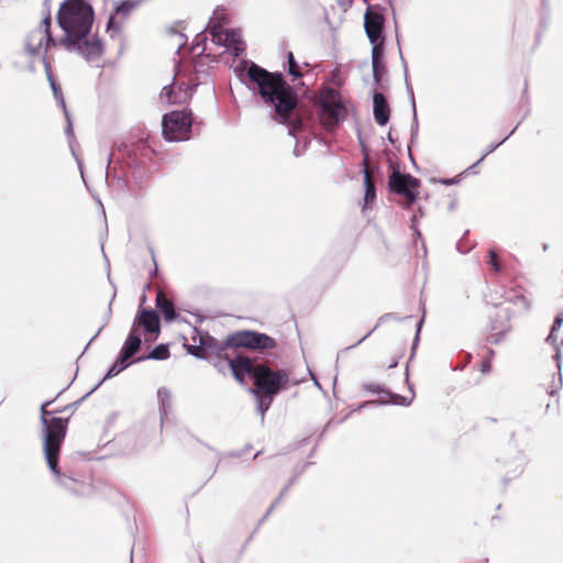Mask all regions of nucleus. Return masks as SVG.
I'll return each mask as SVG.
<instances>
[{"label": "nucleus", "mask_w": 563, "mask_h": 563, "mask_svg": "<svg viewBox=\"0 0 563 563\" xmlns=\"http://www.w3.org/2000/svg\"><path fill=\"white\" fill-rule=\"evenodd\" d=\"M367 161V157H365V162ZM364 187H365V195H364V207L366 208L368 205L373 203L376 199V187L374 181L369 177V170L367 167V164L365 163L364 169Z\"/></svg>", "instance_id": "393cba45"}, {"label": "nucleus", "mask_w": 563, "mask_h": 563, "mask_svg": "<svg viewBox=\"0 0 563 563\" xmlns=\"http://www.w3.org/2000/svg\"><path fill=\"white\" fill-rule=\"evenodd\" d=\"M199 36H202V37H203L202 40H206V38H207V35H205L203 33L199 34V35H198V37H199Z\"/></svg>", "instance_id": "680f3d73"}, {"label": "nucleus", "mask_w": 563, "mask_h": 563, "mask_svg": "<svg viewBox=\"0 0 563 563\" xmlns=\"http://www.w3.org/2000/svg\"><path fill=\"white\" fill-rule=\"evenodd\" d=\"M192 125L190 110H177L165 113L162 120V133L167 142H179L189 139Z\"/></svg>", "instance_id": "39448f33"}, {"label": "nucleus", "mask_w": 563, "mask_h": 563, "mask_svg": "<svg viewBox=\"0 0 563 563\" xmlns=\"http://www.w3.org/2000/svg\"><path fill=\"white\" fill-rule=\"evenodd\" d=\"M169 346L167 344L156 345L147 355L139 356L134 362H143L146 360L164 361L169 357Z\"/></svg>", "instance_id": "bb28decb"}, {"label": "nucleus", "mask_w": 563, "mask_h": 563, "mask_svg": "<svg viewBox=\"0 0 563 563\" xmlns=\"http://www.w3.org/2000/svg\"><path fill=\"white\" fill-rule=\"evenodd\" d=\"M58 43L53 37L51 32L42 30V26H37L31 31L25 38V51L31 56L42 54L45 57V52L51 46H56Z\"/></svg>", "instance_id": "9d476101"}, {"label": "nucleus", "mask_w": 563, "mask_h": 563, "mask_svg": "<svg viewBox=\"0 0 563 563\" xmlns=\"http://www.w3.org/2000/svg\"><path fill=\"white\" fill-rule=\"evenodd\" d=\"M257 400V411L261 415V421L264 422L265 413L271 408L274 398L276 396L273 395H266L261 393H253Z\"/></svg>", "instance_id": "cd10ccee"}, {"label": "nucleus", "mask_w": 563, "mask_h": 563, "mask_svg": "<svg viewBox=\"0 0 563 563\" xmlns=\"http://www.w3.org/2000/svg\"><path fill=\"white\" fill-rule=\"evenodd\" d=\"M63 112H64V117L66 120L65 134L68 137L71 152H74L75 135H74V130H73L71 115H70V112L68 111V109L63 110ZM73 155H75V153H73Z\"/></svg>", "instance_id": "473e14b6"}, {"label": "nucleus", "mask_w": 563, "mask_h": 563, "mask_svg": "<svg viewBox=\"0 0 563 563\" xmlns=\"http://www.w3.org/2000/svg\"><path fill=\"white\" fill-rule=\"evenodd\" d=\"M64 390H60L54 399L46 400L41 405L43 452L55 484L75 496H87L91 493V485L86 481L84 474L70 467L67 462L59 465L60 449L68 429V418H48L53 412L47 410V407Z\"/></svg>", "instance_id": "f03ea898"}, {"label": "nucleus", "mask_w": 563, "mask_h": 563, "mask_svg": "<svg viewBox=\"0 0 563 563\" xmlns=\"http://www.w3.org/2000/svg\"><path fill=\"white\" fill-rule=\"evenodd\" d=\"M497 316L501 318L504 321L500 325L493 324L490 325V330L493 331L486 339V341L490 344H499L506 336V334L511 330L510 325V309L507 307H499L497 309Z\"/></svg>", "instance_id": "f3484780"}, {"label": "nucleus", "mask_w": 563, "mask_h": 563, "mask_svg": "<svg viewBox=\"0 0 563 563\" xmlns=\"http://www.w3.org/2000/svg\"><path fill=\"white\" fill-rule=\"evenodd\" d=\"M490 368H492V366H490V361H489V360H485V361L483 362V364H482V372H483V373H487V372H489V371H490Z\"/></svg>", "instance_id": "09e8293b"}, {"label": "nucleus", "mask_w": 563, "mask_h": 563, "mask_svg": "<svg viewBox=\"0 0 563 563\" xmlns=\"http://www.w3.org/2000/svg\"><path fill=\"white\" fill-rule=\"evenodd\" d=\"M93 18L92 7L84 0H65L57 12V23L64 31L58 43L89 62L103 52L102 41L97 35L89 37Z\"/></svg>", "instance_id": "7ed1b4c3"}, {"label": "nucleus", "mask_w": 563, "mask_h": 563, "mask_svg": "<svg viewBox=\"0 0 563 563\" xmlns=\"http://www.w3.org/2000/svg\"><path fill=\"white\" fill-rule=\"evenodd\" d=\"M385 47L375 46L372 47V68H373V80L376 87L382 82L383 77L387 74L386 64L384 60Z\"/></svg>", "instance_id": "aec40b11"}, {"label": "nucleus", "mask_w": 563, "mask_h": 563, "mask_svg": "<svg viewBox=\"0 0 563 563\" xmlns=\"http://www.w3.org/2000/svg\"><path fill=\"white\" fill-rule=\"evenodd\" d=\"M547 342L550 343L551 345H553V347L555 349V354L553 355V358H554V361L556 363V367L560 372L561 371V346H563V340H561V342L559 343L555 332L550 331L549 335L547 336Z\"/></svg>", "instance_id": "7c9ffc66"}, {"label": "nucleus", "mask_w": 563, "mask_h": 563, "mask_svg": "<svg viewBox=\"0 0 563 563\" xmlns=\"http://www.w3.org/2000/svg\"><path fill=\"white\" fill-rule=\"evenodd\" d=\"M373 114L376 123L380 126L386 125L390 118L389 103L384 93L376 89L373 92Z\"/></svg>", "instance_id": "a211bd4d"}, {"label": "nucleus", "mask_w": 563, "mask_h": 563, "mask_svg": "<svg viewBox=\"0 0 563 563\" xmlns=\"http://www.w3.org/2000/svg\"><path fill=\"white\" fill-rule=\"evenodd\" d=\"M562 323H563V317L556 316L550 331L556 332L562 327Z\"/></svg>", "instance_id": "37998d69"}, {"label": "nucleus", "mask_w": 563, "mask_h": 563, "mask_svg": "<svg viewBox=\"0 0 563 563\" xmlns=\"http://www.w3.org/2000/svg\"><path fill=\"white\" fill-rule=\"evenodd\" d=\"M481 163H482V162H479V159H478L476 163H474V164H473V165H471L468 168H466V169H465V172H464L463 174H465V173L476 174L475 168H476Z\"/></svg>", "instance_id": "de8ad7c7"}, {"label": "nucleus", "mask_w": 563, "mask_h": 563, "mask_svg": "<svg viewBox=\"0 0 563 563\" xmlns=\"http://www.w3.org/2000/svg\"><path fill=\"white\" fill-rule=\"evenodd\" d=\"M207 27L213 43L224 46L235 57H239L244 53L246 44L242 38L240 30H223L221 21L214 15L210 18Z\"/></svg>", "instance_id": "0eeeda50"}, {"label": "nucleus", "mask_w": 563, "mask_h": 563, "mask_svg": "<svg viewBox=\"0 0 563 563\" xmlns=\"http://www.w3.org/2000/svg\"><path fill=\"white\" fill-rule=\"evenodd\" d=\"M199 341L207 355V360L212 355L221 358L223 353L228 349L232 347L231 345H225V340L223 342H219L208 332L199 333Z\"/></svg>", "instance_id": "6ab92c4d"}, {"label": "nucleus", "mask_w": 563, "mask_h": 563, "mask_svg": "<svg viewBox=\"0 0 563 563\" xmlns=\"http://www.w3.org/2000/svg\"><path fill=\"white\" fill-rule=\"evenodd\" d=\"M156 307L162 312L164 319L168 322L176 320L178 313L176 312L175 305L172 300L167 299L163 290L156 294Z\"/></svg>", "instance_id": "412c9836"}, {"label": "nucleus", "mask_w": 563, "mask_h": 563, "mask_svg": "<svg viewBox=\"0 0 563 563\" xmlns=\"http://www.w3.org/2000/svg\"><path fill=\"white\" fill-rule=\"evenodd\" d=\"M560 386L562 385V375L559 373Z\"/></svg>", "instance_id": "052dcab7"}, {"label": "nucleus", "mask_w": 563, "mask_h": 563, "mask_svg": "<svg viewBox=\"0 0 563 563\" xmlns=\"http://www.w3.org/2000/svg\"><path fill=\"white\" fill-rule=\"evenodd\" d=\"M422 323H423V317L419 320V322L417 324V332H416V336H415L413 344H412V352L415 351V349L419 342V334H420V331L422 328Z\"/></svg>", "instance_id": "79ce46f5"}, {"label": "nucleus", "mask_w": 563, "mask_h": 563, "mask_svg": "<svg viewBox=\"0 0 563 563\" xmlns=\"http://www.w3.org/2000/svg\"><path fill=\"white\" fill-rule=\"evenodd\" d=\"M38 26H42L43 31L51 32L49 31V26H51V14H49V12L43 18V20H42V22L40 23Z\"/></svg>", "instance_id": "ea45409f"}, {"label": "nucleus", "mask_w": 563, "mask_h": 563, "mask_svg": "<svg viewBox=\"0 0 563 563\" xmlns=\"http://www.w3.org/2000/svg\"><path fill=\"white\" fill-rule=\"evenodd\" d=\"M140 328H143L147 335H153V338H145L146 341L155 340L161 332L158 313L152 309L140 308L131 329L139 332Z\"/></svg>", "instance_id": "f8f14e48"}, {"label": "nucleus", "mask_w": 563, "mask_h": 563, "mask_svg": "<svg viewBox=\"0 0 563 563\" xmlns=\"http://www.w3.org/2000/svg\"><path fill=\"white\" fill-rule=\"evenodd\" d=\"M139 3L140 0H123L115 5L114 12L109 16L107 22V31L111 33V37L120 33L122 22L128 19Z\"/></svg>", "instance_id": "ddd939ff"}, {"label": "nucleus", "mask_w": 563, "mask_h": 563, "mask_svg": "<svg viewBox=\"0 0 563 563\" xmlns=\"http://www.w3.org/2000/svg\"><path fill=\"white\" fill-rule=\"evenodd\" d=\"M225 345H231L232 349L244 347L252 351L265 352L275 349L277 342L266 333L254 330H242L229 334L225 339Z\"/></svg>", "instance_id": "423d86ee"}, {"label": "nucleus", "mask_w": 563, "mask_h": 563, "mask_svg": "<svg viewBox=\"0 0 563 563\" xmlns=\"http://www.w3.org/2000/svg\"><path fill=\"white\" fill-rule=\"evenodd\" d=\"M416 222H417V216L415 214V216H412V218H411V225H410V228L413 230L415 235H417L418 238H421V233H420V231L417 229Z\"/></svg>", "instance_id": "a18cd8bd"}, {"label": "nucleus", "mask_w": 563, "mask_h": 563, "mask_svg": "<svg viewBox=\"0 0 563 563\" xmlns=\"http://www.w3.org/2000/svg\"><path fill=\"white\" fill-rule=\"evenodd\" d=\"M412 112H413V122H412V125H411V142H413V140L417 139V136H418V129H419L418 117H417V109L412 110Z\"/></svg>", "instance_id": "58836bf2"}, {"label": "nucleus", "mask_w": 563, "mask_h": 563, "mask_svg": "<svg viewBox=\"0 0 563 563\" xmlns=\"http://www.w3.org/2000/svg\"><path fill=\"white\" fill-rule=\"evenodd\" d=\"M130 358L131 357H129L128 355H125L122 352H120V354H119L118 358L115 360V362L111 365V367L109 368V371L106 374V376L100 380L101 384L106 379L117 376L122 371L128 368L131 364L135 363L134 361L129 362Z\"/></svg>", "instance_id": "a878e982"}, {"label": "nucleus", "mask_w": 563, "mask_h": 563, "mask_svg": "<svg viewBox=\"0 0 563 563\" xmlns=\"http://www.w3.org/2000/svg\"><path fill=\"white\" fill-rule=\"evenodd\" d=\"M43 63H44V66H45V71H46L47 79L49 81V85H51L54 98L57 101V103L59 104V107L62 108V110H65V109H67V106H66V102H65V99H64V96H63L62 88L59 87V85L53 78V75L51 73L49 64L47 63L46 57H44V56H43Z\"/></svg>", "instance_id": "b1692460"}, {"label": "nucleus", "mask_w": 563, "mask_h": 563, "mask_svg": "<svg viewBox=\"0 0 563 563\" xmlns=\"http://www.w3.org/2000/svg\"><path fill=\"white\" fill-rule=\"evenodd\" d=\"M388 141H389V142H391V143L394 142V140H393V137H391V133H390V132L388 133Z\"/></svg>", "instance_id": "13d9d810"}, {"label": "nucleus", "mask_w": 563, "mask_h": 563, "mask_svg": "<svg viewBox=\"0 0 563 563\" xmlns=\"http://www.w3.org/2000/svg\"><path fill=\"white\" fill-rule=\"evenodd\" d=\"M110 313H111V310L109 309V310H108V314H107V320H106L104 324H102V325L98 329L97 333H96V334L91 338V340L87 343V345L85 346V351L88 349L89 344H90V343H91V342H92V341H93V340H95V339L100 334V332L102 331V329L104 328V325L107 324V322H108V320H109V318H110Z\"/></svg>", "instance_id": "c03bdc74"}, {"label": "nucleus", "mask_w": 563, "mask_h": 563, "mask_svg": "<svg viewBox=\"0 0 563 563\" xmlns=\"http://www.w3.org/2000/svg\"><path fill=\"white\" fill-rule=\"evenodd\" d=\"M241 78H247L245 82L249 90L258 95L263 103L272 109V118L288 128V134L298 139V133L303 130L305 122L298 113V96L294 88L286 81L280 71H268L252 60H242L236 67ZM306 144L300 147L297 140L294 155L303 154Z\"/></svg>", "instance_id": "f257e3e1"}, {"label": "nucleus", "mask_w": 563, "mask_h": 563, "mask_svg": "<svg viewBox=\"0 0 563 563\" xmlns=\"http://www.w3.org/2000/svg\"><path fill=\"white\" fill-rule=\"evenodd\" d=\"M298 384L297 380L290 379V373L286 368H273L272 363L261 361L255 369L252 393H261L277 396L283 390Z\"/></svg>", "instance_id": "20e7f679"}, {"label": "nucleus", "mask_w": 563, "mask_h": 563, "mask_svg": "<svg viewBox=\"0 0 563 563\" xmlns=\"http://www.w3.org/2000/svg\"><path fill=\"white\" fill-rule=\"evenodd\" d=\"M260 454L261 452L255 453L254 459H256Z\"/></svg>", "instance_id": "e2e57ef3"}, {"label": "nucleus", "mask_w": 563, "mask_h": 563, "mask_svg": "<svg viewBox=\"0 0 563 563\" xmlns=\"http://www.w3.org/2000/svg\"><path fill=\"white\" fill-rule=\"evenodd\" d=\"M397 43H399V40H397ZM398 49H399V58H400L401 66H402V69H404L406 90H407L408 97L410 99L412 110H416L415 93H413V89H412V87H411V85L409 84V80H408V66H407V62H406V59H405V57L402 55L400 44H398Z\"/></svg>", "instance_id": "c85d7f7f"}, {"label": "nucleus", "mask_w": 563, "mask_h": 563, "mask_svg": "<svg viewBox=\"0 0 563 563\" xmlns=\"http://www.w3.org/2000/svg\"><path fill=\"white\" fill-rule=\"evenodd\" d=\"M64 407L60 409V408H57L56 410L52 411L53 413H60V412H64Z\"/></svg>", "instance_id": "864d4df0"}, {"label": "nucleus", "mask_w": 563, "mask_h": 563, "mask_svg": "<svg viewBox=\"0 0 563 563\" xmlns=\"http://www.w3.org/2000/svg\"><path fill=\"white\" fill-rule=\"evenodd\" d=\"M509 139V135H507L506 137H504V140H501L500 142L498 143H492L487 146V150L485 151V153L479 157V162H483L485 159V157L493 153L499 145H501L506 140Z\"/></svg>", "instance_id": "4c0bfd02"}, {"label": "nucleus", "mask_w": 563, "mask_h": 563, "mask_svg": "<svg viewBox=\"0 0 563 563\" xmlns=\"http://www.w3.org/2000/svg\"><path fill=\"white\" fill-rule=\"evenodd\" d=\"M440 184L445 186L456 185L460 183V177H452V178H440L438 180Z\"/></svg>", "instance_id": "a19ab883"}, {"label": "nucleus", "mask_w": 563, "mask_h": 563, "mask_svg": "<svg viewBox=\"0 0 563 563\" xmlns=\"http://www.w3.org/2000/svg\"><path fill=\"white\" fill-rule=\"evenodd\" d=\"M517 128H519V124H516L515 129L508 135H512Z\"/></svg>", "instance_id": "4d7b16f0"}, {"label": "nucleus", "mask_w": 563, "mask_h": 563, "mask_svg": "<svg viewBox=\"0 0 563 563\" xmlns=\"http://www.w3.org/2000/svg\"><path fill=\"white\" fill-rule=\"evenodd\" d=\"M344 106L341 101L323 100L320 104V120L328 130H333L343 120Z\"/></svg>", "instance_id": "4468645a"}, {"label": "nucleus", "mask_w": 563, "mask_h": 563, "mask_svg": "<svg viewBox=\"0 0 563 563\" xmlns=\"http://www.w3.org/2000/svg\"><path fill=\"white\" fill-rule=\"evenodd\" d=\"M141 346L142 339L140 332H136L135 329H131L120 352L128 355L129 357H132L141 350Z\"/></svg>", "instance_id": "4be33fe9"}, {"label": "nucleus", "mask_w": 563, "mask_h": 563, "mask_svg": "<svg viewBox=\"0 0 563 563\" xmlns=\"http://www.w3.org/2000/svg\"><path fill=\"white\" fill-rule=\"evenodd\" d=\"M384 24V14L379 10L368 7L364 14V29L372 47H385Z\"/></svg>", "instance_id": "1a4fd4ad"}, {"label": "nucleus", "mask_w": 563, "mask_h": 563, "mask_svg": "<svg viewBox=\"0 0 563 563\" xmlns=\"http://www.w3.org/2000/svg\"><path fill=\"white\" fill-rule=\"evenodd\" d=\"M498 462H500L507 470L506 476L503 479L504 482H507L519 476L523 472L527 459L522 451H515L510 449L509 452L498 459Z\"/></svg>", "instance_id": "2eb2a0df"}, {"label": "nucleus", "mask_w": 563, "mask_h": 563, "mask_svg": "<svg viewBox=\"0 0 563 563\" xmlns=\"http://www.w3.org/2000/svg\"><path fill=\"white\" fill-rule=\"evenodd\" d=\"M157 398L159 401L161 421L163 423L172 412V394L166 387H159L157 389Z\"/></svg>", "instance_id": "5701e85b"}, {"label": "nucleus", "mask_w": 563, "mask_h": 563, "mask_svg": "<svg viewBox=\"0 0 563 563\" xmlns=\"http://www.w3.org/2000/svg\"><path fill=\"white\" fill-rule=\"evenodd\" d=\"M129 563H133V550H131V553H130V562Z\"/></svg>", "instance_id": "6e6d98bb"}, {"label": "nucleus", "mask_w": 563, "mask_h": 563, "mask_svg": "<svg viewBox=\"0 0 563 563\" xmlns=\"http://www.w3.org/2000/svg\"><path fill=\"white\" fill-rule=\"evenodd\" d=\"M488 264L495 272H501L503 267L498 262V255L495 250H489L488 252Z\"/></svg>", "instance_id": "f704fd0d"}, {"label": "nucleus", "mask_w": 563, "mask_h": 563, "mask_svg": "<svg viewBox=\"0 0 563 563\" xmlns=\"http://www.w3.org/2000/svg\"><path fill=\"white\" fill-rule=\"evenodd\" d=\"M287 73L292 77L294 81L302 77L299 64L297 63L292 52L287 53Z\"/></svg>", "instance_id": "2f4dec72"}, {"label": "nucleus", "mask_w": 563, "mask_h": 563, "mask_svg": "<svg viewBox=\"0 0 563 563\" xmlns=\"http://www.w3.org/2000/svg\"><path fill=\"white\" fill-rule=\"evenodd\" d=\"M111 156H112V155L110 154V155H109V157H108V163H107V170L109 169V167H110V164H111Z\"/></svg>", "instance_id": "5fc2aeb1"}, {"label": "nucleus", "mask_w": 563, "mask_h": 563, "mask_svg": "<svg viewBox=\"0 0 563 563\" xmlns=\"http://www.w3.org/2000/svg\"><path fill=\"white\" fill-rule=\"evenodd\" d=\"M101 385V382H99L92 389H90L88 393H86L81 398H79L78 400L67 405L64 407V410H68V409H76L78 408V406L85 401L95 390H97L99 388V386Z\"/></svg>", "instance_id": "e433bc0d"}, {"label": "nucleus", "mask_w": 563, "mask_h": 563, "mask_svg": "<svg viewBox=\"0 0 563 563\" xmlns=\"http://www.w3.org/2000/svg\"><path fill=\"white\" fill-rule=\"evenodd\" d=\"M420 180L410 174L401 173L398 168L393 167L388 177V189L390 192L400 195L405 198L407 207L413 205L418 199L416 189L419 187Z\"/></svg>", "instance_id": "6e6552de"}, {"label": "nucleus", "mask_w": 563, "mask_h": 563, "mask_svg": "<svg viewBox=\"0 0 563 563\" xmlns=\"http://www.w3.org/2000/svg\"><path fill=\"white\" fill-rule=\"evenodd\" d=\"M363 389H365L366 391L373 393V394H378V395H383L384 394V395L389 397V400H387V401H384V400H380V401H376V400L366 401L363 405H361L360 408H364V407L373 406V405H386V404L409 406L411 404V401H412V398L408 399L407 397H404L401 395L394 394L389 389L385 388L384 386L378 385V384H374V383H365V384H363Z\"/></svg>", "instance_id": "dca6fc26"}, {"label": "nucleus", "mask_w": 563, "mask_h": 563, "mask_svg": "<svg viewBox=\"0 0 563 563\" xmlns=\"http://www.w3.org/2000/svg\"><path fill=\"white\" fill-rule=\"evenodd\" d=\"M542 249H543V251H547L549 249V245L548 244H543Z\"/></svg>", "instance_id": "bf43d9fd"}, {"label": "nucleus", "mask_w": 563, "mask_h": 563, "mask_svg": "<svg viewBox=\"0 0 563 563\" xmlns=\"http://www.w3.org/2000/svg\"><path fill=\"white\" fill-rule=\"evenodd\" d=\"M456 249L460 253H467L470 251V249H463L462 246V243L461 242H457L456 244Z\"/></svg>", "instance_id": "8fccbe9b"}, {"label": "nucleus", "mask_w": 563, "mask_h": 563, "mask_svg": "<svg viewBox=\"0 0 563 563\" xmlns=\"http://www.w3.org/2000/svg\"><path fill=\"white\" fill-rule=\"evenodd\" d=\"M187 351L189 354H191L192 356H195L199 360H207V355H206L200 342L198 345H189L187 347Z\"/></svg>", "instance_id": "c9c22d12"}, {"label": "nucleus", "mask_w": 563, "mask_h": 563, "mask_svg": "<svg viewBox=\"0 0 563 563\" xmlns=\"http://www.w3.org/2000/svg\"><path fill=\"white\" fill-rule=\"evenodd\" d=\"M225 361L232 375L239 382H243L245 376L254 379L255 369L261 361L253 360L246 355L238 354L235 356L225 355Z\"/></svg>", "instance_id": "9b49d317"}, {"label": "nucleus", "mask_w": 563, "mask_h": 563, "mask_svg": "<svg viewBox=\"0 0 563 563\" xmlns=\"http://www.w3.org/2000/svg\"><path fill=\"white\" fill-rule=\"evenodd\" d=\"M389 320H400L395 313H385L383 314L382 317H379L376 325L371 330L368 331L363 338H361L355 344H352L347 347H345V350H351V349H354L355 346H357L358 344H361L363 341H365L382 323L386 322V321H389Z\"/></svg>", "instance_id": "c756f323"}, {"label": "nucleus", "mask_w": 563, "mask_h": 563, "mask_svg": "<svg viewBox=\"0 0 563 563\" xmlns=\"http://www.w3.org/2000/svg\"><path fill=\"white\" fill-rule=\"evenodd\" d=\"M499 307H497L496 310ZM503 321L504 320L497 316V311H496L495 314L490 317V324H489V327L493 324V322H495V324H497V325H500L503 323Z\"/></svg>", "instance_id": "49530a36"}, {"label": "nucleus", "mask_w": 563, "mask_h": 563, "mask_svg": "<svg viewBox=\"0 0 563 563\" xmlns=\"http://www.w3.org/2000/svg\"><path fill=\"white\" fill-rule=\"evenodd\" d=\"M163 93H165L166 96H168V97H169V96H170V93H172V87H164V88H163Z\"/></svg>", "instance_id": "603ef678"}, {"label": "nucleus", "mask_w": 563, "mask_h": 563, "mask_svg": "<svg viewBox=\"0 0 563 563\" xmlns=\"http://www.w3.org/2000/svg\"><path fill=\"white\" fill-rule=\"evenodd\" d=\"M494 355H495V351L492 349H487V356H488L487 360L490 361L494 357Z\"/></svg>", "instance_id": "3c124183"}, {"label": "nucleus", "mask_w": 563, "mask_h": 563, "mask_svg": "<svg viewBox=\"0 0 563 563\" xmlns=\"http://www.w3.org/2000/svg\"><path fill=\"white\" fill-rule=\"evenodd\" d=\"M199 561L200 563H205L201 556H199Z\"/></svg>", "instance_id": "0e129e2a"}, {"label": "nucleus", "mask_w": 563, "mask_h": 563, "mask_svg": "<svg viewBox=\"0 0 563 563\" xmlns=\"http://www.w3.org/2000/svg\"><path fill=\"white\" fill-rule=\"evenodd\" d=\"M292 482H290L287 486H285L283 488V490L280 492L279 496L276 498V500L271 505V507L267 509L266 514L262 517V519L260 520V525L263 523L267 518L268 516L272 514V511L275 509V507L280 503V500L283 499L284 495L286 494L287 489L289 488V486L291 485Z\"/></svg>", "instance_id": "72a5a7b5"}]
</instances>
